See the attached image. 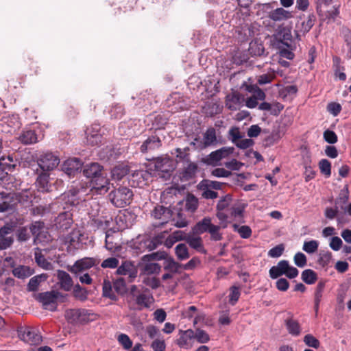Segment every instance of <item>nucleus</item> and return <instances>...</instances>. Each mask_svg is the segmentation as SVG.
<instances>
[{
  "mask_svg": "<svg viewBox=\"0 0 351 351\" xmlns=\"http://www.w3.org/2000/svg\"><path fill=\"white\" fill-rule=\"evenodd\" d=\"M131 299L135 302L138 310L149 308L154 302V297L147 288L139 289L136 285H132L130 289Z\"/></svg>",
  "mask_w": 351,
  "mask_h": 351,
  "instance_id": "1",
  "label": "nucleus"
},
{
  "mask_svg": "<svg viewBox=\"0 0 351 351\" xmlns=\"http://www.w3.org/2000/svg\"><path fill=\"white\" fill-rule=\"evenodd\" d=\"M108 197L110 201L114 206L123 208L130 204L133 193L126 186H119L112 191L109 193Z\"/></svg>",
  "mask_w": 351,
  "mask_h": 351,
  "instance_id": "2",
  "label": "nucleus"
},
{
  "mask_svg": "<svg viewBox=\"0 0 351 351\" xmlns=\"http://www.w3.org/2000/svg\"><path fill=\"white\" fill-rule=\"evenodd\" d=\"M60 158L51 152L42 154L38 158L39 167L45 172L56 169L60 164Z\"/></svg>",
  "mask_w": 351,
  "mask_h": 351,
  "instance_id": "3",
  "label": "nucleus"
},
{
  "mask_svg": "<svg viewBox=\"0 0 351 351\" xmlns=\"http://www.w3.org/2000/svg\"><path fill=\"white\" fill-rule=\"evenodd\" d=\"M18 332L20 339L29 344L36 345L42 341V337L35 328L30 326L21 327Z\"/></svg>",
  "mask_w": 351,
  "mask_h": 351,
  "instance_id": "4",
  "label": "nucleus"
},
{
  "mask_svg": "<svg viewBox=\"0 0 351 351\" xmlns=\"http://www.w3.org/2000/svg\"><path fill=\"white\" fill-rule=\"evenodd\" d=\"M60 296L61 294L58 291H51L39 293L38 300L45 309L55 311L57 308V300Z\"/></svg>",
  "mask_w": 351,
  "mask_h": 351,
  "instance_id": "5",
  "label": "nucleus"
},
{
  "mask_svg": "<svg viewBox=\"0 0 351 351\" xmlns=\"http://www.w3.org/2000/svg\"><path fill=\"white\" fill-rule=\"evenodd\" d=\"M99 263L100 260L99 258L85 257L77 261L75 264L71 267L69 271L76 276H78V275L83 273L84 271H86L93 266L98 265Z\"/></svg>",
  "mask_w": 351,
  "mask_h": 351,
  "instance_id": "6",
  "label": "nucleus"
},
{
  "mask_svg": "<svg viewBox=\"0 0 351 351\" xmlns=\"http://www.w3.org/2000/svg\"><path fill=\"white\" fill-rule=\"evenodd\" d=\"M233 147H223L216 151L212 152L205 159V162L209 165H217L219 162L233 154Z\"/></svg>",
  "mask_w": 351,
  "mask_h": 351,
  "instance_id": "7",
  "label": "nucleus"
},
{
  "mask_svg": "<svg viewBox=\"0 0 351 351\" xmlns=\"http://www.w3.org/2000/svg\"><path fill=\"white\" fill-rule=\"evenodd\" d=\"M82 167L80 159L72 158L65 160L62 165V171L69 177H73L78 173Z\"/></svg>",
  "mask_w": 351,
  "mask_h": 351,
  "instance_id": "8",
  "label": "nucleus"
},
{
  "mask_svg": "<svg viewBox=\"0 0 351 351\" xmlns=\"http://www.w3.org/2000/svg\"><path fill=\"white\" fill-rule=\"evenodd\" d=\"M193 341L194 331L193 330H180L178 332V337L176 340V343L180 348L189 350L192 348Z\"/></svg>",
  "mask_w": 351,
  "mask_h": 351,
  "instance_id": "9",
  "label": "nucleus"
},
{
  "mask_svg": "<svg viewBox=\"0 0 351 351\" xmlns=\"http://www.w3.org/2000/svg\"><path fill=\"white\" fill-rule=\"evenodd\" d=\"M244 97L239 92H232L226 97V106L232 111L239 110L243 106Z\"/></svg>",
  "mask_w": 351,
  "mask_h": 351,
  "instance_id": "10",
  "label": "nucleus"
},
{
  "mask_svg": "<svg viewBox=\"0 0 351 351\" xmlns=\"http://www.w3.org/2000/svg\"><path fill=\"white\" fill-rule=\"evenodd\" d=\"M108 184L109 180L106 177V173L104 170L90 180V185L92 188L95 189L99 193L108 191Z\"/></svg>",
  "mask_w": 351,
  "mask_h": 351,
  "instance_id": "11",
  "label": "nucleus"
},
{
  "mask_svg": "<svg viewBox=\"0 0 351 351\" xmlns=\"http://www.w3.org/2000/svg\"><path fill=\"white\" fill-rule=\"evenodd\" d=\"M276 46L278 48H281L285 46L290 48V45L292 42V36L291 31L286 27H282L276 35Z\"/></svg>",
  "mask_w": 351,
  "mask_h": 351,
  "instance_id": "12",
  "label": "nucleus"
},
{
  "mask_svg": "<svg viewBox=\"0 0 351 351\" xmlns=\"http://www.w3.org/2000/svg\"><path fill=\"white\" fill-rule=\"evenodd\" d=\"M0 125L5 132H11L12 129L16 130L20 127L19 117L15 114L3 116L0 120Z\"/></svg>",
  "mask_w": 351,
  "mask_h": 351,
  "instance_id": "13",
  "label": "nucleus"
},
{
  "mask_svg": "<svg viewBox=\"0 0 351 351\" xmlns=\"http://www.w3.org/2000/svg\"><path fill=\"white\" fill-rule=\"evenodd\" d=\"M152 216L160 221L158 225H163L171 217V211L163 206H157L153 210Z\"/></svg>",
  "mask_w": 351,
  "mask_h": 351,
  "instance_id": "14",
  "label": "nucleus"
},
{
  "mask_svg": "<svg viewBox=\"0 0 351 351\" xmlns=\"http://www.w3.org/2000/svg\"><path fill=\"white\" fill-rule=\"evenodd\" d=\"M117 274L119 275L128 276L131 280H134L137 276V269L130 261H124L118 266Z\"/></svg>",
  "mask_w": 351,
  "mask_h": 351,
  "instance_id": "15",
  "label": "nucleus"
},
{
  "mask_svg": "<svg viewBox=\"0 0 351 351\" xmlns=\"http://www.w3.org/2000/svg\"><path fill=\"white\" fill-rule=\"evenodd\" d=\"M87 311L84 309H70L66 312V318L71 323L86 322Z\"/></svg>",
  "mask_w": 351,
  "mask_h": 351,
  "instance_id": "16",
  "label": "nucleus"
},
{
  "mask_svg": "<svg viewBox=\"0 0 351 351\" xmlns=\"http://www.w3.org/2000/svg\"><path fill=\"white\" fill-rule=\"evenodd\" d=\"M162 145L161 141L156 136H151L148 137L141 145L140 151L142 153H147L160 148Z\"/></svg>",
  "mask_w": 351,
  "mask_h": 351,
  "instance_id": "17",
  "label": "nucleus"
},
{
  "mask_svg": "<svg viewBox=\"0 0 351 351\" xmlns=\"http://www.w3.org/2000/svg\"><path fill=\"white\" fill-rule=\"evenodd\" d=\"M268 17L275 22H280L291 19L292 14L282 8H278L270 11Z\"/></svg>",
  "mask_w": 351,
  "mask_h": 351,
  "instance_id": "18",
  "label": "nucleus"
},
{
  "mask_svg": "<svg viewBox=\"0 0 351 351\" xmlns=\"http://www.w3.org/2000/svg\"><path fill=\"white\" fill-rule=\"evenodd\" d=\"M156 171L169 173L174 169L173 162L169 158H157L155 161Z\"/></svg>",
  "mask_w": 351,
  "mask_h": 351,
  "instance_id": "19",
  "label": "nucleus"
},
{
  "mask_svg": "<svg viewBox=\"0 0 351 351\" xmlns=\"http://www.w3.org/2000/svg\"><path fill=\"white\" fill-rule=\"evenodd\" d=\"M49 174L45 172L38 176L36 181L38 191L42 193H48L51 191V186L49 182Z\"/></svg>",
  "mask_w": 351,
  "mask_h": 351,
  "instance_id": "20",
  "label": "nucleus"
},
{
  "mask_svg": "<svg viewBox=\"0 0 351 351\" xmlns=\"http://www.w3.org/2000/svg\"><path fill=\"white\" fill-rule=\"evenodd\" d=\"M57 277L61 289L66 291H69L71 289L73 286V283L70 275L67 272L62 270H58L57 272Z\"/></svg>",
  "mask_w": 351,
  "mask_h": 351,
  "instance_id": "21",
  "label": "nucleus"
},
{
  "mask_svg": "<svg viewBox=\"0 0 351 351\" xmlns=\"http://www.w3.org/2000/svg\"><path fill=\"white\" fill-rule=\"evenodd\" d=\"M287 263L288 261L282 260L276 265L271 267L269 271V276L273 279H276L282 275H285Z\"/></svg>",
  "mask_w": 351,
  "mask_h": 351,
  "instance_id": "22",
  "label": "nucleus"
},
{
  "mask_svg": "<svg viewBox=\"0 0 351 351\" xmlns=\"http://www.w3.org/2000/svg\"><path fill=\"white\" fill-rule=\"evenodd\" d=\"M103 171V167L99 165L98 163L93 162L84 167L83 169V174L91 180Z\"/></svg>",
  "mask_w": 351,
  "mask_h": 351,
  "instance_id": "23",
  "label": "nucleus"
},
{
  "mask_svg": "<svg viewBox=\"0 0 351 351\" xmlns=\"http://www.w3.org/2000/svg\"><path fill=\"white\" fill-rule=\"evenodd\" d=\"M217 143L216 131L213 128H208L204 134L203 142L200 143V149L206 148Z\"/></svg>",
  "mask_w": 351,
  "mask_h": 351,
  "instance_id": "24",
  "label": "nucleus"
},
{
  "mask_svg": "<svg viewBox=\"0 0 351 351\" xmlns=\"http://www.w3.org/2000/svg\"><path fill=\"white\" fill-rule=\"evenodd\" d=\"M56 222L59 228H69L72 223L71 214L66 211L60 213L56 217Z\"/></svg>",
  "mask_w": 351,
  "mask_h": 351,
  "instance_id": "25",
  "label": "nucleus"
},
{
  "mask_svg": "<svg viewBox=\"0 0 351 351\" xmlns=\"http://www.w3.org/2000/svg\"><path fill=\"white\" fill-rule=\"evenodd\" d=\"M338 199L335 200L334 207H326L324 210V216L329 220L337 219V223H342V217L339 216V209L338 207Z\"/></svg>",
  "mask_w": 351,
  "mask_h": 351,
  "instance_id": "26",
  "label": "nucleus"
},
{
  "mask_svg": "<svg viewBox=\"0 0 351 351\" xmlns=\"http://www.w3.org/2000/svg\"><path fill=\"white\" fill-rule=\"evenodd\" d=\"M34 259L35 262L40 267L45 270H51L53 269L52 264L45 258V256L42 254V250L38 247L35 250Z\"/></svg>",
  "mask_w": 351,
  "mask_h": 351,
  "instance_id": "27",
  "label": "nucleus"
},
{
  "mask_svg": "<svg viewBox=\"0 0 351 351\" xmlns=\"http://www.w3.org/2000/svg\"><path fill=\"white\" fill-rule=\"evenodd\" d=\"M163 267L164 269L168 272H171L173 274H180V269H182V264L176 262L173 258L171 257L166 258L165 256Z\"/></svg>",
  "mask_w": 351,
  "mask_h": 351,
  "instance_id": "28",
  "label": "nucleus"
},
{
  "mask_svg": "<svg viewBox=\"0 0 351 351\" xmlns=\"http://www.w3.org/2000/svg\"><path fill=\"white\" fill-rule=\"evenodd\" d=\"M289 315L290 316L285 320L287 329L291 335L298 336L300 333V324L297 320L293 319L292 314L289 313Z\"/></svg>",
  "mask_w": 351,
  "mask_h": 351,
  "instance_id": "29",
  "label": "nucleus"
},
{
  "mask_svg": "<svg viewBox=\"0 0 351 351\" xmlns=\"http://www.w3.org/2000/svg\"><path fill=\"white\" fill-rule=\"evenodd\" d=\"M129 173V167L124 164L115 166L111 171L112 178L114 180H120Z\"/></svg>",
  "mask_w": 351,
  "mask_h": 351,
  "instance_id": "30",
  "label": "nucleus"
},
{
  "mask_svg": "<svg viewBox=\"0 0 351 351\" xmlns=\"http://www.w3.org/2000/svg\"><path fill=\"white\" fill-rule=\"evenodd\" d=\"M195 234H189L186 239V243L189 246L199 252H205L202 238L199 237H195Z\"/></svg>",
  "mask_w": 351,
  "mask_h": 351,
  "instance_id": "31",
  "label": "nucleus"
},
{
  "mask_svg": "<svg viewBox=\"0 0 351 351\" xmlns=\"http://www.w3.org/2000/svg\"><path fill=\"white\" fill-rule=\"evenodd\" d=\"M34 271L29 266L20 265L12 270V274L18 278H25L32 276Z\"/></svg>",
  "mask_w": 351,
  "mask_h": 351,
  "instance_id": "32",
  "label": "nucleus"
},
{
  "mask_svg": "<svg viewBox=\"0 0 351 351\" xmlns=\"http://www.w3.org/2000/svg\"><path fill=\"white\" fill-rule=\"evenodd\" d=\"M211 219L209 217H205L199 221L197 224L192 228L193 234H200L204 232H208L210 222Z\"/></svg>",
  "mask_w": 351,
  "mask_h": 351,
  "instance_id": "33",
  "label": "nucleus"
},
{
  "mask_svg": "<svg viewBox=\"0 0 351 351\" xmlns=\"http://www.w3.org/2000/svg\"><path fill=\"white\" fill-rule=\"evenodd\" d=\"M141 278H142L143 284L152 288V289H156L160 286V280L155 276L141 274Z\"/></svg>",
  "mask_w": 351,
  "mask_h": 351,
  "instance_id": "34",
  "label": "nucleus"
},
{
  "mask_svg": "<svg viewBox=\"0 0 351 351\" xmlns=\"http://www.w3.org/2000/svg\"><path fill=\"white\" fill-rule=\"evenodd\" d=\"M19 139L22 143L29 145L36 143L37 136L34 131L27 130L19 136Z\"/></svg>",
  "mask_w": 351,
  "mask_h": 351,
  "instance_id": "35",
  "label": "nucleus"
},
{
  "mask_svg": "<svg viewBox=\"0 0 351 351\" xmlns=\"http://www.w3.org/2000/svg\"><path fill=\"white\" fill-rule=\"evenodd\" d=\"M103 295L106 298H108L112 300H117L118 298L114 293L113 285L111 282L108 280H104L103 283Z\"/></svg>",
  "mask_w": 351,
  "mask_h": 351,
  "instance_id": "36",
  "label": "nucleus"
},
{
  "mask_svg": "<svg viewBox=\"0 0 351 351\" xmlns=\"http://www.w3.org/2000/svg\"><path fill=\"white\" fill-rule=\"evenodd\" d=\"M16 240L20 243L26 242L31 238V234L27 226H19L15 231Z\"/></svg>",
  "mask_w": 351,
  "mask_h": 351,
  "instance_id": "37",
  "label": "nucleus"
},
{
  "mask_svg": "<svg viewBox=\"0 0 351 351\" xmlns=\"http://www.w3.org/2000/svg\"><path fill=\"white\" fill-rule=\"evenodd\" d=\"M16 204H25L32 202V193L29 190H24L21 192L14 193Z\"/></svg>",
  "mask_w": 351,
  "mask_h": 351,
  "instance_id": "38",
  "label": "nucleus"
},
{
  "mask_svg": "<svg viewBox=\"0 0 351 351\" xmlns=\"http://www.w3.org/2000/svg\"><path fill=\"white\" fill-rule=\"evenodd\" d=\"M248 50L252 56H261L263 55L265 48L261 42L258 40H254L250 43Z\"/></svg>",
  "mask_w": 351,
  "mask_h": 351,
  "instance_id": "39",
  "label": "nucleus"
},
{
  "mask_svg": "<svg viewBox=\"0 0 351 351\" xmlns=\"http://www.w3.org/2000/svg\"><path fill=\"white\" fill-rule=\"evenodd\" d=\"M301 278L305 283L313 285L317 280V275L313 270L307 269L302 272Z\"/></svg>",
  "mask_w": 351,
  "mask_h": 351,
  "instance_id": "40",
  "label": "nucleus"
},
{
  "mask_svg": "<svg viewBox=\"0 0 351 351\" xmlns=\"http://www.w3.org/2000/svg\"><path fill=\"white\" fill-rule=\"evenodd\" d=\"M175 252L177 258L180 261L186 260L189 258L188 247L184 243H180L175 247Z\"/></svg>",
  "mask_w": 351,
  "mask_h": 351,
  "instance_id": "41",
  "label": "nucleus"
},
{
  "mask_svg": "<svg viewBox=\"0 0 351 351\" xmlns=\"http://www.w3.org/2000/svg\"><path fill=\"white\" fill-rule=\"evenodd\" d=\"M47 276L46 274H41L32 277L27 285L28 290L30 291H36L41 281L45 280L47 279Z\"/></svg>",
  "mask_w": 351,
  "mask_h": 351,
  "instance_id": "42",
  "label": "nucleus"
},
{
  "mask_svg": "<svg viewBox=\"0 0 351 351\" xmlns=\"http://www.w3.org/2000/svg\"><path fill=\"white\" fill-rule=\"evenodd\" d=\"M0 195H1V199L3 200H4L5 202H6V204L11 209V211L14 210L16 208L17 204H16V199L14 196V193H7L2 192V193H0Z\"/></svg>",
  "mask_w": 351,
  "mask_h": 351,
  "instance_id": "43",
  "label": "nucleus"
},
{
  "mask_svg": "<svg viewBox=\"0 0 351 351\" xmlns=\"http://www.w3.org/2000/svg\"><path fill=\"white\" fill-rule=\"evenodd\" d=\"M161 271V266L155 263H147L143 267V274L145 275L158 274Z\"/></svg>",
  "mask_w": 351,
  "mask_h": 351,
  "instance_id": "44",
  "label": "nucleus"
},
{
  "mask_svg": "<svg viewBox=\"0 0 351 351\" xmlns=\"http://www.w3.org/2000/svg\"><path fill=\"white\" fill-rule=\"evenodd\" d=\"M84 189L83 187H81L80 189L78 188H72L69 190V191L66 193H64L63 195L64 198L66 197V195L69 197V202H70L71 204L75 205V202L77 201V196L80 195L82 193L84 192Z\"/></svg>",
  "mask_w": 351,
  "mask_h": 351,
  "instance_id": "45",
  "label": "nucleus"
},
{
  "mask_svg": "<svg viewBox=\"0 0 351 351\" xmlns=\"http://www.w3.org/2000/svg\"><path fill=\"white\" fill-rule=\"evenodd\" d=\"M198 200L192 194H189L185 199V208L186 210L193 213L197 208Z\"/></svg>",
  "mask_w": 351,
  "mask_h": 351,
  "instance_id": "46",
  "label": "nucleus"
},
{
  "mask_svg": "<svg viewBox=\"0 0 351 351\" xmlns=\"http://www.w3.org/2000/svg\"><path fill=\"white\" fill-rule=\"evenodd\" d=\"M316 16L314 14H310L307 16L306 21L302 23L300 31L304 34L308 32L315 24Z\"/></svg>",
  "mask_w": 351,
  "mask_h": 351,
  "instance_id": "47",
  "label": "nucleus"
},
{
  "mask_svg": "<svg viewBox=\"0 0 351 351\" xmlns=\"http://www.w3.org/2000/svg\"><path fill=\"white\" fill-rule=\"evenodd\" d=\"M232 227L234 230L237 232L243 239H248L252 234V230L248 226H239L238 224L234 223Z\"/></svg>",
  "mask_w": 351,
  "mask_h": 351,
  "instance_id": "48",
  "label": "nucleus"
},
{
  "mask_svg": "<svg viewBox=\"0 0 351 351\" xmlns=\"http://www.w3.org/2000/svg\"><path fill=\"white\" fill-rule=\"evenodd\" d=\"M197 166L195 163L190 162L184 168L182 176L185 180H189L195 176L197 171Z\"/></svg>",
  "mask_w": 351,
  "mask_h": 351,
  "instance_id": "49",
  "label": "nucleus"
},
{
  "mask_svg": "<svg viewBox=\"0 0 351 351\" xmlns=\"http://www.w3.org/2000/svg\"><path fill=\"white\" fill-rule=\"evenodd\" d=\"M230 294H229V302L232 305H234L239 299L241 292L239 287L232 286L230 288Z\"/></svg>",
  "mask_w": 351,
  "mask_h": 351,
  "instance_id": "50",
  "label": "nucleus"
},
{
  "mask_svg": "<svg viewBox=\"0 0 351 351\" xmlns=\"http://www.w3.org/2000/svg\"><path fill=\"white\" fill-rule=\"evenodd\" d=\"M321 173L328 178L331 175V164L326 159H322L319 162Z\"/></svg>",
  "mask_w": 351,
  "mask_h": 351,
  "instance_id": "51",
  "label": "nucleus"
},
{
  "mask_svg": "<svg viewBox=\"0 0 351 351\" xmlns=\"http://www.w3.org/2000/svg\"><path fill=\"white\" fill-rule=\"evenodd\" d=\"M229 139L235 145L243 135L241 133L239 128L233 127L228 132Z\"/></svg>",
  "mask_w": 351,
  "mask_h": 351,
  "instance_id": "52",
  "label": "nucleus"
},
{
  "mask_svg": "<svg viewBox=\"0 0 351 351\" xmlns=\"http://www.w3.org/2000/svg\"><path fill=\"white\" fill-rule=\"evenodd\" d=\"M195 339L200 343H205L209 341L210 337L206 332L197 328L196 331L194 332V339Z\"/></svg>",
  "mask_w": 351,
  "mask_h": 351,
  "instance_id": "53",
  "label": "nucleus"
},
{
  "mask_svg": "<svg viewBox=\"0 0 351 351\" xmlns=\"http://www.w3.org/2000/svg\"><path fill=\"white\" fill-rule=\"evenodd\" d=\"M43 228L44 223L39 221H36L32 223L29 226V228H28L30 234L37 237L40 234V231Z\"/></svg>",
  "mask_w": 351,
  "mask_h": 351,
  "instance_id": "54",
  "label": "nucleus"
},
{
  "mask_svg": "<svg viewBox=\"0 0 351 351\" xmlns=\"http://www.w3.org/2000/svg\"><path fill=\"white\" fill-rule=\"evenodd\" d=\"M318 246L319 243L315 240L305 241L302 250L308 254H312L317 250Z\"/></svg>",
  "mask_w": 351,
  "mask_h": 351,
  "instance_id": "55",
  "label": "nucleus"
},
{
  "mask_svg": "<svg viewBox=\"0 0 351 351\" xmlns=\"http://www.w3.org/2000/svg\"><path fill=\"white\" fill-rule=\"evenodd\" d=\"M117 340L125 350H130L132 347V341L125 334H121L118 336Z\"/></svg>",
  "mask_w": 351,
  "mask_h": 351,
  "instance_id": "56",
  "label": "nucleus"
},
{
  "mask_svg": "<svg viewBox=\"0 0 351 351\" xmlns=\"http://www.w3.org/2000/svg\"><path fill=\"white\" fill-rule=\"evenodd\" d=\"M326 287V282L323 280L319 281L315 289L314 293V300H319L322 301L323 298V294L324 292Z\"/></svg>",
  "mask_w": 351,
  "mask_h": 351,
  "instance_id": "57",
  "label": "nucleus"
},
{
  "mask_svg": "<svg viewBox=\"0 0 351 351\" xmlns=\"http://www.w3.org/2000/svg\"><path fill=\"white\" fill-rule=\"evenodd\" d=\"M119 259L115 257H110L105 259L101 264L103 268L114 269L119 266Z\"/></svg>",
  "mask_w": 351,
  "mask_h": 351,
  "instance_id": "58",
  "label": "nucleus"
},
{
  "mask_svg": "<svg viewBox=\"0 0 351 351\" xmlns=\"http://www.w3.org/2000/svg\"><path fill=\"white\" fill-rule=\"evenodd\" d=\"M16 228L15 223H8L0 228V237H8V235L13 232Z\"/></svg>",
  "mask_w": 351,
  "mask_h": 351,
  "instance_id": "59",
  "label": "nucleus"
},
{
  "mask_svg": "<svg viewBox=\"0 0 351 351\" xmlns=\"http://www.w3.org/2000/svg\"><path fill=\"white\" fill-rule=\"evenodd\" d=\"M113 289L118 294H123L126 291L125 282L123 278L116 280L113 283Z\"/></svg>",
  "mask_w": 351,
  "mask_h": 351,
  "instance_id": "60",
  "label": "nucleus"
},
{
  "mask_svg": "<svg viewBox=\"0 0 351 351\" xmlns=\"http://www.w3.org/2000/svg\"><path fill=\"white\" fill-rule=\"evenodd\" d=\"M232 195L228 194L223 197L217 203V209L219 211H221L226 208L232 202Z\"/></svg>",
  "mask_w": 351,
  "mask_h": 351,
  "instance_id": "61",
  "label": "nucleus"
},
{
  "mask_svg": "<svg viewBox=\"0 0 351 351\" xmlns=\"http://www.w3.org/2000/svg\"><path fill=\"white\" fill-rule=\"evenodd\" d=\"M332 258V253L327 251L324 252L319 254V258L318 259V263L320 265H322L323 267L327 266Z\"/></svg>",
  "mask_w": 351,
  "mask_h": 351,
  "instance_id": "62",
  "label": "nucleus"
},
{
  "mask_svg": "<svg viewBox=\"0 0 351 351\" xmlns=\"http://www.w3.org/2000/svg\"><path fill=\"white\" fill-rule=\"evenodd\" d=\"M223 184L217 181L204 180L199 183V186L210 188L211 189H220Z\"/></svg>",
  "mask_w": 351,
  "mask_h": 351,
  "instance_id": "63",
  "label": "nucleus"
},
{
  "mask_svg": "<svg viewBox=\"0 0 351 351\" xmlns=\"http://www.w3.org/2000/svg\"><path fill=\"white\" fill-rule=\"evenodd\" d=\"M284 250H285L284 245L279 244L269 250L268 256L271 258L280 257L282 254Z\"/></svg>",
  "mask_w": 351,
  "mask_h": 351,
  "instance_id": "64",
  "label": "nucleus"
}]
</instances>
